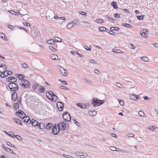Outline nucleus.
<instances>
[{
    "instance_id": "f3484780",
    "label": "nucleus",
    "mask_w": 158,
    "mask_h": 158,
    "mask_svg": "<svg viewBox=\"0 0 158 158\" xmlns=\"http://www.w3.org/2000/svg\"><path fill=\"white\" fill-rule=\"evenodd\" d=\"M50 57L52 60H56L58 59V56L56 54H51L50 55Z\"/></svg>"
},
{
    "instance_id": "4be33fe9",
    "label": "nucleus",
    "mask_w": 158,
    "mask_h": 158,
    "mask_svg": "<svg viewBox=\"0 0 158 158\" xmlns=\"http://www.w3.org/2000/svg\"><path fill=\"white\" fill-rule=\"evenodd\" d=\"M74 26L72 22L70 23L67 24L66 26V27L68 29H71L73 26Z\"/></svg>"
},
{
    "instance_id": "bf43d9fd",
    "label": "nucleus",
    "mask_w": 158,
    "mask_h": 158,
    "mask_svg": "<svg viewBox=\"0 0 158 158\" xmlns=\"http://www.w3.org/2000/svg\"><path fill=\"white\" fill-rule=\"evenodd\" d=\"M110 135L112 137H114L115 138H117V137L116 136V135L115 134H114V133H110Z\"/></svg>"
},
{
    "instance_id": "6e6552de",
    "label": "nucleus",
    "mask_w": 158,
    "mask_h": 158,
    "mask_svg": "<svg viewBox=\"0 0 158 158\" xmlns=\"http://www.w3.org/2000/svg\"><path fill=\"white\" fill-rule=\"evenodd\" d=\"M15 114L17 115L19 118H22L23 119H24V117L26 116V114L24 113L20 110H19L18 112H16Z\"/></svg>"
},
{
    "instance_id": "c756f323",
    "label": "nucleus",
    "mask_w": 158,
    "mask_h": 158,
    "mask_svg": "<svg viewBox=\"0 0 158 158\" xmlns=\"http://www.w3.org/2000/svg\"><path fill=\"white\" fill-rule=\"evenodd\" d=\"M141 59L142 60L145 62H148L149 61V59L146 56H143L141 57Z\"/></svg>"
},
{
    "instance_id": "a18cd8bd",
    "label": "nucleus",
    "mask_w": 158,
    "mask_h": 158,
    "mask_svg": "<svg viewBox=\"0 0 158 158\" xmlns=\"http://www.w3.org/2000/svg\"><path fill=\"white\" fill-rule=\"evenodd\" d=\"M118 101L119 104L121 106H123L124 105V102L123 100L118 99Z\"/></svg>"
},
{
    "instance_id": "69168bd1",
    "label": "nucleus",
    "mask_w": 158,
    "mask_h": 158,
    "mask_svg": "<svg viewBox=\"0 0 158 158\" xmlns=\"http://www.w3.org/2000/svg\"><path fill=\"white\" fill-rule=\"evenodd\" d=\"M109 33L111 35H115V33L114 31H109Z\"/></svg>"
},
{
    "instance_id": "72a5a7b5",
    "label": "nucleus",
    "mask_w": 158,
    "mask_h": 158,
    "mask_svg": "<svg viewBox=\"0 0 158 158\" xmlns=\"http://www.w3.org/2000/svg\"><path fill=\"white\" fill-rule=\"evenodd\" d=\"M13 106L15 110H17L19 108V105L18 103H15L13 104Z\"/></svg>"
},
{
    "instance_id": "f8f14e48",
    "label": "nucleus",
    "mask_w": 158,
    "mask_h": 158,
    "mask_svg": "<svg viewBox=\"0 0 158 158\" xmlns=\"http://www.w3.org/2000/svg\"><path fill=\"white\" fill-rule=\"evenodd\" d=\"M12 74V72L9 71H4L3 73L0 75V77L2 78H5L8 75H10Z\"/></svg>"
},
{
    "instance_id": "f704fd0d",
    "label": "nucleus",
    "mask_w": 158,
    "mask_h": 158,
    "mask_svg": "<svg viewBox=\"0 0 158 158\" xmlns=\"http://www.w3.org/2000/svg\"><path fill=\"white\" fill-rule=\"evenodd\" d=\"M39 86V85L38 84H34L32 86V88L33 89H36Z\"/></svg>"
},
{
    "instance_id": "9b49d317",
    "label": "nucleus",
    "mask_w": 158,
    "mask_h": 158,
    "mask_svg": "<svg viewBox=\"0 0 158 158\" xmlns=\"http://www.w3.org/2000/svg\"><path fill=\"white\" fill-rule=\"evenodd\" d=\"M57 107L59 111H62L64 108V104L62 102H58L56 104Z\"/></svg>"
},
{
    "instance_id": "4d7b16f0",
    "label": "nucleus",
    "mask_w": 158,
    "mask_h": 158,
    "mask_svg": "<svg viewBox=\"0 0 158 158\" xmlns=\"http://www.w3.org/2000/svg\"><path fill=\"white\" fill-rule=\"evenodd\" d=\"M89 103H87L84 104L85 106V109H88L89 106Z\"/></svg>"
},
{
    "instance_id": "c03bdc74",
    "label": "nucleus",
    "mask_w": 158,
    "mask_h": 158,
    "mask_svg": "<svg viewBox=\"0 0 158 158\" xmlns=\"http://www.w3.org/2000/svg\"><path fill=\"white\" fill-rule=\"evenodd\" d=\"M32 35L34 37H36L37 35V33L36 31H32Z\"/></svg>"
},
{
    "instance_id": "393cba45",
    "label": "nucleus",
    "mask_w": 158,
    "mask_h": 158,
    "mask_svg": "<svg viewBox=\"0 0 158 158\" xmlns=\"http://www.w3.org/2000/svg\"><path fill=\"white\" fill-rule=\"evenodd\" d=\"M77 105L81 108L83 109H85V106L84 104H82L81 103H78L77 104Z\"/></svg>"
},
{
    "instance_id": "09e8293b",
    "label": "nucleus",
    "mask_w": 158,
    "mask_h": 158,
    "mask_svg": "<svg viewBox=\"0 0 158 158\" xmlns=\"http://www.w3.org/2000/svg\"><path fill=\"white\" fill-rule=\"evenodd\" d=\"M138 114L139 115L142 117H144V114L143 113V112L142 111H139L138 112Z\"/></svg>"
},
{
    "instance_id": "3c124183",
    "label": "nucleus",
    "mask_w": 158,
    "mask_h": 158,
    "mask_svg": "<svg viewBox=\"0 0 158 158\" xmlns=\"http://www.w3.org/2000/svg\"><path fill=\"white\" fill-rule=\"evenodd\" d=\"M94 72L95 74H98L101 73V72L97 69H95Z\"/></svg>"
},
{
    "instance_id": "dca6fc26",
    "label": "nucleus",
    "mask_w": 158,
    "mask_h": 158,
    "mask_svg": "<svg viewBox=\"0 0 158 158\" xmlns=\"http://www.w3.org/2000/svg\"><path fill=\"white\" fill-rule=\"evenodd\" d=\"M17 97H18V96H17V95L16 93V92H15V91H14L13 93L12 94V99L13 101H15L17 99Z\"/></svg>"
},
{
    "instance_id": "4468645a",
    "label": "nucleus",
    "mask_w": 158,
    "mask_h": 158,
    "mask_svg": "<svg viewBox=\"0 0 158 158\" xmlns=\"http://www.w3.org/2000/svg\"><path fill=\"white\" fill-rule=\"evenodd\" d=\"M148 31V30L147 29H143L140 31V34L143 37H147L148 35L147 32Z\"/></svg>"
},
{
    "instance_id": "a211bd4d",
    "label": "nucleus",
    "mask_w": 158,
    "mask_h": 158,
    "mask_svg": "<svg viewBox=\"0 0 158 158\" xmlns=\"http://www.w3.org/2000/svg\"><path fill=\"white\" fill-rule=\"evenodd\" d=\"M130 98L131 99L135 100L138 99L139 97L135 94H132L130 96Z\"/></svg>"
},
{
    "instance_id": "0e129e2a",
    "label": "nucleus",
    "mask_w": 158,
    "mask_h": 158,
    "mask_svg": "<svg viewBox=\"0 0 158 158\" xmlns=\"http://www.w3.org/2000/svg\"><path fill=\"white\" fill-rule=\"evenodd\" d=\"M5 150L7 152H10L11 150L10 148H5Z\"/></svg>"
},
{
    "instance_id": "7ed1b4c3",
    "label": "nucleus",
    "mask_w": 158,
    "mask_h": 158,
    "mask_svg": "<svg viewBox=\"0 0 158 158\" xmlns=\"http://www.w3.org/2000/svg\"><path fill=\"white\" fill-rule=\"evenodd\" d=\"M8 86L10 88V90L12 91H15L18 90V85L15 83H10Z\"/></svg>"
},
{
    "instance_id": "0eeeda50",
    "label": "nucleus",
    "mask_w": 158,
    "mask_h": 158,
    "mask_svg": "<svg viewBox=\"0 0 158 158\" xmlns=\"http://www.w3.org/2000/svg\"><path fill=\"white\" fill-rule=\"evenodd\" d=\"M57 127L59 129L61 128L62 131H64L66 128V125L65 123L63 122H61L57 125Z\"/></svg>"
},
{
    "instance_id": "e2e57ef3",
    "label": "nucleus",
    "mask_w": 158,
    "mask_h": 158,
    "mask_svg": "<svg viewBox=\"0 0 158 158\" xmlns=\"http://www.w3.org/2000/svg\"><path fill=\"white\" fill-rule=\"evenodd\" d=\"M23 24L25 26H30V24L27 22H25L23 23Z\"/></svg>"
},
{
    "instance_id": "ddd939ff",
    "label": "nucleus",
    "mask_w": 158,
    "mask_h": 158,
    "mask_svg": "<svg viewBox=\"0 0 158 158\" xmlns=\"http://www.w3.org/2000/svg\"><path fill=\"white\" fill-rule=\"evenodd\" d=\"M6 81L10 83H15L17 81V79L12 76L6 78Z\"/></svg>"
},
{
    "instance_id": "ea45409f",
    "label": "nucleus",
    "mask_w": 158,
    "mask_h": 158,
    "mask_svg": "<svg viewBox=\"0 0 158 158\" xmlns=\"http://www.w3.org/2000/svg\"><path fill=\"white\" fill-rule=\"evenodd\" d=\"M123 25L127 27L131 28V25L127 23H123Z\"/></svg>"
},
{
    "instance_id": "5701e85b",
    "label": "nucleus",
    "mask_w": 158,
    "mask_h": 158,
    "mask_svg": "<svg viewBox=\"0 0 158 158\" xmlns=\"http://www.w3.org/2000/svg\"><path fill=\"white\" fill-rule=\"evenodd\" d=\"M31 124L34 126H36L38 125V123L35 120L32 119L31 122Z\"/></svg>"
},
{
    "instance_id": "412c9836",
    "label": "nucleus",
    "mask_w": 158,
    "mask_h": 158,
    "mask_svg": "<svg viewBox=\"0 0 158 158\" xmlns=\"http://www.w3.org/2000/svg\"><path fill=\"white\" fill-rule=\"evenodd\" d=\"M53 127V125L51 123H48L46 125L45 128L47 130H50Z\"/></svg>"
},
{
    "instance_id": "5fc2aeb1",
    "label": "nucleus",
    "mask_w": 158,
    "mask_h": 158,
    "mask_svg": "<svg viewBox=\"0 0 158 158\" xmlns=\"http://www.w3.org/2000/svg\"><path fill=\"white\" fill-rule=\"evenodd\" d=\"M114 16L116 18H119L120 17V16L119 14H114Z\"/></svg>"
},
{
    "instance_id": "1a4fd4ad",
    "label": "nucleus",
    "mask_w": 158,
    "mask_h": 158,
    "mask_svg": "<svg viewBox=\"0 0 158 158\" xmlns=\"http://www.w3.org/2000/svg\"><path fill=\"white\" fill-rule=\"evenodd\" d=\"M47 15L46 16V18L48 19V18L49 19H52L54 14V11L52 10H49L47 11Z\"/></svg>"
},
{
    "instance_id": "20e7f679",
    "label": "nucleus",
    "mask_w": 158,
    "mask_h": 158,
    "mask_svg": "<svg viewBox=\"0 0 158 158\" xmlns=\"http://www.w3.org/2000/svg\"><path fill=\"white\" fill-rule=\"evenodd\" d=\"M20 85L24 88H29L30 87V82L24 79H22L20 83Z\"/></svg>"
},
{
    "instance_id": "338daca9",
    "label": "nucleus",
    "mask_w": 158,
    "mask_h": 158,
    "mask_svg": "<svg viewBox=\"0 0 158 158\" xmlns=\"http://www.w3.org/2000/svg\"><path fill=\"white\" fill-rule=\"evenodd\" d=\"M77 52H75L73 51H72L71 52V53L74 55H76L77 54Z\"/></svg>"
},
{
    "instance_id": "473e14b6",
    "label": "nucleus",
    "mask_w": 158,
    "mask_h": 158,
    "mask_svg": "<svg viewBox=\"0 0 158 158\" xmlns=\"http://www.w3.org/2000/svg\"><path fill=\"white\" fill-rule=\"evenodd\" d=\"M21 65L22 67L24 68H27L28 67L27 64L26 63L21 64Z\"/></svg>"
},
{
    "instance_id": "13d9d810",
    "label": "nucleus",
    "mask_w": 158,
    "mask_h": 158,
    "mask_svg": "<svg viewBox=\"0 0 158 158\" xmlns=\"http://www.w3.org/2000/svg\"><path fill=\"white\" fill-rule=\"evenodd\" d=\"M79 13L80 14L82 15H86V13L85 12H83V11H80Z\"/></svg>"
},
{
    "instance_id": "e433bc0d",
    "label": "nucleus",
    "mask_w": 158,
    "mask_h": 158,
    "mask_svg": "<svg viewBox=\"0 0 158 158\" xmlns=\"http://www.w3.org/2000/svg\"><path fill=\"white\" fill-rule=\"evenodd\" d=\"M144 15H142L141 16H137V19L140 20H142L143 19V17H144Z\"/></svg>"
},
{
    "instance_id": "864d4df0",
    "label": "nucleus",
    "mask_w": 158,
    "mask_h": 158,
    "mask_svg": "<svg viewBox=\"0 0 158 158\" xmlns=\"http://www.w3.org/2000/svg\"><path fill=\"white\" fill-rule=\"evenodd\" d=\"M84 80L86 83L88 84H90L91 83V82L90 81L86 78L84 79Z\"/></svg>"
},
{
    "instance_id": "f03ea898",
    "label": "nucleus",
    "mask_w": 158,
    "mask_h": 158,
    "mask_svg": "<svg viewBox=\"0 0 158 158\" xmlns=\"http://www.w3.org/2000/svg\"><path fill=\"white\" fill-rule=\"evenodd\" d=\"M104 102L103 100H100L96 98H94L91 101V103L94 107L99 106Z\"/></svg>"
},
{
    "instance_id": "7c9ffc66",
    "label": "nucleus",
    "mask_w": 158,
    "mask_h": 158,
    "mask_svg": "<svg viewBox=\"0 0 158 158\" xmlns=\"http://www.w3.org/2000/svg\"><path fill=\"white\" fill-rule=\"evenodd\" d=\"M116 3V2H113L111 4V5L113 6V7L115 9H117L118 7Z\"/></svg>"
},
{
    "instance_id": "2f4dec72",
    "label": "nucleus",
    "mask_w": 158,
    "mask_h": 158,
    "mask_svg": "<svg viewBox=\"0 0 158 158\" xmlns=\"http://www.w3.org/2000/svg\"><path fill=\"white\" fill-rule=\"evenodd\" d=\"M116 85L118 87H119V88H124V86L119 83L117 82L116 83Z\"/></svg>"
},
{
    "instance_id": "6ab92c4d",
    "label": "nucleus",
    "mask_w": 158,
    "mask_h": 158,
    "mask_svg": "<svg viewBox=\"0 0 158 158\" xmlns=\"http://www.w3.org/2000/svg\"><path fill=\"white\" fill-rule=\"evenodd\" d=\"M99 30L100 31H107L108 29L105 27H100L99 28Z\"/></svg>"
},
{
    "instance_id": "a878e982",
    "label": "nucleus",
    "mask_w": 158,
    "mask_h": 158,
    "mask_svg": "<svg viewBox=\"0 0 158 158\" xmlns=\"http://www.w3.org/2000/svg\"><path fill=\"white\" fill-rule=\"evenodd\" d=\"M38 125V127L40 129L44 128L45 127L44 124L43 123H40Z\"/></svg>"
},
{
    "instance_id": "2eb2a0df",
    "label": "nucleus",
    "mask_w": 158,
    "mask_h": 158,
    "mask_svg": "<svg viewBox=\"0 0 158 158\" xmlns=\"http://www.w3.org/2000/svg\"><path fill=\"white\" fill-rule=\"evenodd\" d=\"M88 113L90 116H94L96 114L97 112L96 110L91 111V110H89Z\"/></svg>"
},
{
    "instance_id": "b1692460",
    "label": "nucleus",
    "mask_w": 158,
    "mask_h": 158,
    "mask_svg": "<svg viewBox=\"0 0 158 158\" xmlns=\"http://www.w3.org/2000/svg\"><path fill=\"white\" fill-rule=\"evenodd\" d=\"M13 121L15 122L16 123L20 125H22V124L21 123H20V121H19V120L18 119L16 118H12Z\"/></svg>"
},
{
    "instance_id": "37998d69",
    "label": "nucleus",
    "mask_w": 158,
    "mask_h": 158,
    "mask_svg": "<svg viewBox=\"0 0 158 158\" xmlns=\"http://www.w3.org/2000/svg\"><path fill=\"white\" fill-rule=\"evenodd\" d=\"M26 120H27V121H26V123L28 124H30V123H31L32 121H31L29 120L30 118L28 116H26Z\"/></svg>"
},
{
    "instance_id": "cd10ccee",
    "label": "nucleus",
    "mask_w": 158,
    "mask_h": 158,
    "mask_svg": "<svg viewBox=\"0 0 158 158\" xmlns=\"http://www.w3.org/2000/svg\"><path fill=\"white\" fill-rule=\"evenodd\" d=\"M95 22L96 23H103L104 22V21L101 19L98 18L96 19L95 20Z\"/></svg>"
},
{
    "instance_id": "8fccbe9b",
    "label": "nucleus",
    "mask_w": 158,
    "mask_h": 158,
    "mask_svg": "<svg viewBox=\"0 0 158 158\" xmlns=\"http://www.w3.org/2000/svg\"><path fill=\"white\" fill-rule=\"evenodd\" d=\"M127 135L129 137H134L135 135L134 134L131 133H128L127 134Z\"/></svg>"
},
{
    "instance_id": "9d476101",
    "label": "nucleus",
    "mask_w": 158,
    "mask_h": 158,
    "mask_svg": "<svg viewBox=\"0 0 158 158\" xmlns=\"http://www.w3.org/2000/svg\"><path fill=\"white\" fill-rule=\"evenodd\" d=\"M60 129L57 127V125H54L52 129V133L55 135H57L59 132Z\"/></svg>"
},
{
    "instance_id": "f257e3e1",
    "label": "nucleus",
    "mask_w": 158,
    "mask_h": 158,
    "mask_svg": "<svg viewBox=\"0 0 158 158\" xmlns=\"http://www.w3.org/2000/svg\"><path fill=\"white\" fill-rule=\"evenodd\" d=\"M46 96L52 102L56 101L58 98L54 94L52 91H49L46 93Z\"/></svg>"
},
{
    "instance_id": "bb28decb",
    "label": "nucleus",
    "mask_w": 158,
    "mask_h": 158,
    "mask_svg": "<svg viewBox=\"0 0 158 158\" xmlns=\"http://www.w3.org/2000/svg\"><path fill=\"white\" fill-rule=\"evenodd\" d=\"M53 40L55 42H60L61 41V39L58 37H55L53 38Z\"/></svg>"
},
{
    "instance_id": "a19ab883",
    "label": "nucleus",
    "mask_w": 158,
    "mask_h": 158,
    "mask_svg": "<svg viewBox=\"0 0 158 158\" xmlns=\"http://www.w3.org/2000/svg\"><path fill=\"white\" fill-rule=\"evenodd\" d=\"M79 21V20L78 19H75L73 20V21L72 22L73 24H74V26Z\"/></svg>"
},
{
    "instance_id": "680f3d73",
    "label": "nucleus",
    "mask_w": 158,
    "mask_h": 158,
    "mask_svg": "<svg viewBox=\"0 0 158 158\" xmlns=\"http://www.w3.org/2000/svg\"><path fill=\"white\" fill-rule=\"evenodd\" d=\"M118 150H117L116 151H117L118 152H126V151L125 150H121L120 149L118 148Z\"/></svg>"
},
{
    "instance_id": "774afa93",
    "label": "nucleus",
    "mask_w": 158,
    "mask_h": 158,
    "mask_svg": "<svg viewBox=\"0 0 158 158\" xmlns=\"http://www.w3.org/2000/svg\"><path fill=\"white\" fill-rule=\"evenodd\" d=\"M84 48L86 50H88V51H90L91 49L90 48H89L87 46H84Z\"/></svg>"
},
{
    "instance_id": "603ef678",
    "label": "nucleus",
    "mask_w": 158,
    "mask_h": 158,
    "mask_svg": "<svg viewBox=\"0 0 158 158\" xmlns=\"http://www.w3.org/2000/svg\"><path fill=\"white\" fill-rule=\"evenodd\" d=\"M156 127L154 126H150L148 128V129H150L151 130H153L155 129Z\"/></svg>"
},
{
    "instance_id": "c85d7f7f",
    "label": "nucleus",
    "mask_w": 158,
    "mask_h": 158,
    "mask_svg": "<svg viewBox=\"0 0 158 158\" xmlns=\"http://www.w3.org/2000/svg\"><path fill=\"white\" fill-rule=\"evenodd\" d=\"M112 51L115 53H122V50L118 49H113Z\"/></svg>"
},
{
    "instance_id": "4c0bfd02",
    "label": "nucleus",
    "mask_w": 158,
    "mask_h": 158,
    "mask_svg": "<svg viewBox=\"0 0 158 158\" xmlns=\"http://www.w3.org/2000/svg\"><path fill=\"white\" fill-rule=\"evenodd\" d=\"M47 42L48 44H52L54 43L53 39H50L49 40H48L47 41Z\"/></svg>"
},
{
    "instance_id": "de8ad7c7",
    "label": "nucleus",
    "mask_w": 158,
    "mask_h": 158,
    "mask_svg": "<svg viewBox=\"0 0 158 158\" xmlns=\"http://www.w3.org/2000/svg\"><path fill=\"white\" fill-rule=\"evenodd\" d=\"M18 140L20 141L22 140V138L21 137L18 135H15L14 136Z\"/></svg>"
},
{
    "instance_id": "49530a36",
    "label": "nucleus",
    "mask_w": 158,
    "mask_h": 158,
    "mask_svg": "<svg viewBox=\"0 0 158 158\" xmlns=\"http://www.w3.org/2000/svg\"><path fill=\"white\" fill-rule=\"evenodd\" d=\"M110 149L112 151H116V148L114 146H111L110 147Z\"/></svg>"
},
{
    "instance_id": "c9c22d12",
    "label": "nucleus",
    "mask_w": 158,
    "mask_h": 158,
    "mask_svg": "<svg viewBox=\"0 0 158 158\" xmlns=\"http://www.w3.org/2000/svg\"><path fill=\"white\" fill-rule=\"evenodd\" d=\"M5 37V35L3 33H1L0 34V38H2L5 40H6Z\"/></svg>"
},
{
    "instance_id": "052dcab7",
    "label": "nucleus",
    "mask_w": 158,
    "mask_h": 158,
    "mask_svg": "<svg viewBox=\"0 0 158 158\" xmlns=\"http://www.w3.org/2000/svg\"><path fill=\"white\" fill-rule=\"evenodd\" d=\"M107 19H108L110 21H114V19L113 18L108 17V16H107Z\"/></svg>"
},
{
    "instance_id": "aec40b11",
    "label": "nucleus",
    "mask_w": 158,
    "mask_h": 158,
    "mask_svg": "<svg viewBox=\"0 0 158 158\" xmlns=\"http://www.w3.org/2000/svg\"><path fill=\"white\" fill-rule=\"evenodd\" d=\"M38 91L40 93H43L45 92V89L42 86H40L38 89Z\"/></svg>"
},
{
    "instance_id": "6e6d98bb",
    "label": "nucleus",
    "mask_w": 158,
    "mask_h": 158,
    "mask_svg": "<svg viewBox=\"0 0 158 158\" xmlns=\"http://www.w3.org/2000/svg\"><path fill=\"white\" fill-rule=\"evenodd\" d=\"M6 144L8 145H10V146H11L13 147V148H15V146L14 145L12 144L10 142H7L6 143Z\"/></svg>"
},
{
    "instance_id": "79ce46f5",
    "label": "nucleus",
    "mask_w": 158,
    "mask_h": 158,
    "mask_svg": "<svg viewBox=\"0 0 158 158\" xmlns=\"http://www.w3.org/2000/svg\"><path fill=\"white\" fill-rule=\"evenodd\" d=\"M17 77L19 78V80H22L23 79V76L22 74H18L17 75Z\"/></svg>"
},
{
    "instance_id": "39448f33",
    "label": "nucleus",
    "mask_w": 158,
    "mask_h": 158,
    "mask_svg": "<svg viewBox=\"0 0 158 158\" xmlns=\"http://www.w3.org/2000/svg\"><path fill=\"white\" fill-rule=\"evenodd\" d=\"M57 68L61 74L63 76H67L68 72L65 69L59 65L57 66Z\"/></svg>"
},
{
    "instance_id": "423d86ee",
    "label": "nucleus",
    "mask_w": 158,
    "mask_h": 158,
    "mask_svg": "<svg viewBox=\"0 0 158 158\" xmlns=\"http://www.w3.org/2000/svg\"><path fill=\"white\" fill-rule=\"evenodd\" d=\"M63 119L65 121L69 122L71 120V118L69 114L67 112H64L62 114Z\"/></svg>"
},
{
    "instance_id": "58836bf2",
    "label": "nucleus",
    "mask_w": 158,
    "mask_h": 158,
    "mask_svg": "<svg viewBox=\"0 0 158 158\" xmlns=\"http://www.w3.org/2000/svg\"><path fill=\"white\" fill-rule=\"evenodd\" d=\"M49 48L50 50L52 51L55 52L57 51V50L56 48H54L52 46H49Z\"/></svg>"
}]
</instances>
